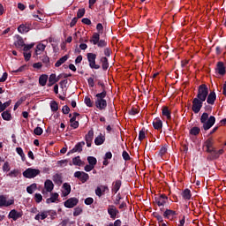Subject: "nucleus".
Returning a JSON list of instances; mask_svg holds the SVG:
<instances>
[{"mask_svg":"<svg viewBox=\"0 0 226 226\" xmlns=\"http://www.w3.org/2000/svg\"><path fill=\"white\" fill-rule=\"evenodd\" d=\"M118 213H119V210H117V208L115 206L113 205L109 206L108 214L109 215L110 218H112V220H116Z\"/></svg>","mask_w":226,"mask_h":226,"instance_id":"obj_15","label":"nucleus"},{"mask_svg":"<svg viewBox=\"0 0 226 226\" xmlns=\"http://www.w3.org/2000/svg\"><path fill=\"white\" fill-rule=\"evenodd\" d=\"M33 47H34V43L25 44L23 46V50H24V52H29V50H31V49H33Z\"/></svg>","mask_w":226,"mask_h":226,"instance_id":"obj_51","label":"nucleus"},{"mask_svg":"<svg viewBox=\"0 0 226 226\" xmlns=\"http://www.w3.org/2000/svg\"><path fill=\"white\" fill-rule=\"evenodd\" d=\"M53 181L55 185H63V176L59 173L55 174L53 176Z\"/></svg>","mask_w":226,"mask_h":226,"instance_id":"obj_29","label":"nucleus"},{"mask_svg":"<svg viewBox=\"0 0 226 226\" xmlns=\"http://www.w3.org/2000/svg\"><path fill=\"white\" fill-rule=\"evenodd\" d=\"M15 204L14 200H6V196L0 195V207H8L10 206H13Z\"/></svg>","mask_w":226,"mask_h":226,"instance_id":"obj_8","label":"nucleus"},{"mask_svg":"<svg viewBox=\"0 0 226 226\" xmlns=\"http://www.w3.org/2000/svg\"><path fill=\"white\" fill-rule=\"evenodd\" d=\"M88 165H91L92 167H95L96 163H98V160H96V157L94 156H88L87 157Z\"/></svg>","mask_w":226,"mask_h":226,"instance_id":"obj_39","label":"nucleus"},{"mask_svg":"<svg viewBox=\"0 0 226 226\" xmlns=\"http://www.w3.org/2000/svg\"><path fill=\"white\" fill-rule=\"evenodd\" d=\"M79 215H82V208L78 207L74 208L73 216H79Z\"/></svg>","mask_w":226,"mask_h":226,"instance_id":"obj_54","label":"nucleus"},{"mask_svg":"<svg viewBox=\"0 0 226 226\" xmlns=\"http://www.w3.org/2000/svg\"><path fill=\"white\" fill-rule=\"evenodd\" d=\"M103 142H105V136H103L102 134L97 136L94 139L95 146H102V144H103Z\"/></svg>","mask_w":226,"mask_h":226,"instance_id":"obj_36","label":"nucleus"},{"mask_svg":"<svg viewBox=\"0 0 226 226\" xmlns=\"http://www.w3.org/2000/svg\"><path fill=\"white\" fill-rule=\"evenodd\" d=\"M23 176L26 179H34L36 176H40V170L33 169V168H27L24 172Z\"/></svg>","mask_w":226,"mask_h":226,"instance_id":"obj_6","label":"nucleus"},{"mask_svg":"<svg viewBox=\"0 0 226 226\" xmlns=\"http://www.w3.org/2000/svg\"><path fill=\"white\" fill-rule=\"evenodd\" d=\"M16 152L21 157L22 162H26V154H24V150L22 149V147H17Z\"/></svg>","mask_w":226,"mask_h":226,"instance_id":"obj_43","label":"nucleus"},{"mask_svg":"<svg viewBox=\"0 0 226 226\" xmlns=\"http://www.w3.org/2000/svg\"><path fill=\"white\" fill-rule=\"evenodd\" d=\"M69 58H70V56H68V55H64V56H62L55 64L56 68H59V66H61V64H64V63H66V61H68Z\"/></svg>","mask_w":226,"mask_h":226,"instance_id":"obj_26","label":"nucleus"},{"mask_svg":"<svg viewBox=\"0 0 226 226\" xmlns=\"http://www.w3.org/2000/svg\"><path fill=\"white\" fill-rule=\"evenodd\" d=\"M34 200L37 204H40V202H41V200H43V196H41V193H35L34 194Z\"/></svg>","mask_w":226,"mask_h":226,"instance_id":"obj_50","label":"nucleus"},{"mask_svg":"<svg viewBox=\"0 0 226 226\" xmlns=\"http://www.w3.org/2000/svg\"><path fill=\"white\" fill-rule=\"evenodd\" d=\"M50 109L52 112H57V110H59V104H57V102L51 101Z\"/></svg>","mask_w":226,"mask_h":226,"instance_id":"obj_40","label":"nucleus"},{"mask_svg":"<svg viewBox=\"0 0 226 226\" xmlns=\"http://www.w3.org/2000/svg\"><path fill=\"white\" fill-rule=\"evenodd\" d=\"M98 86H101L102 93L95 94V107L99 110H105L107 109V90H105V83L99 81Z\"/></svg>","mask_w":226,"mask_h":226,"instance_id":"obj_1","label":"nucleus"},{"mask_svg":"<svg viewBox=\"0 0 226 226\" xmlns=\"http://www.w3.org/2000/svg\"><path fill=\"white\" fill-rule=\"evenodd\" d=\"M74 177H77V179H79L81 183H87V181H89V174L84 171H76L74 173Z\"/></svg>","mask_w":226,"mask_h":226,"instance_id":"obj_7","label":"nucleus"},{"mask_svg":"<svg viewBox=\"0 0 226 226\" xmlns=\"http://www.w3.org/2000/svg\"><path fill=\"white\" fill-rule=\"evenodd\" d=\"M85 104L87 107H93V101L88 96L85 97Z\"/></svg>","mask_w":226,"mask_h":226,"instance_id":"obj_56","label":"nucleus"},{"mask_svg":"<svg viewBox=\"0 0 226 226\" xmlns=\"http://www.w3.org/2000/svg\"><path fill=\"white\" fill-rule=\"evenodd\" d=\"M34 135H41L43 133V129H41V127H36L34 130Z\"/></svg>","mask_w":226,"mask_h":226,"instance_id":"obj_58","label":"nucleus"},{"mask_svg":"<svg viewBox=\"0 0 226 226\" xmlns=\"http://www.w3.org/2000/svg\"><path fill=\"white\" fill-rule=\"evenodd\" d=\"M49 82H54L55 84L57 82L56 76L55 73L49 75Z\"/></svg>","mask_w":226,"mask_h":226,"instance_id":"obj_57","label":"nucleus"},{"mask_svg":"<svg viewBox=\"0 0 226 226\" xmlns=\"http://www.w3.org/2000/svg\"><path fill=\"white\" fill-rule=\"evenodd\" d=\"M4 172H10V162H5L3 166Z\"/></svg>","mask_w":226,"mask_h":226,"instance_id":"obj_60","label":"nucleus"},{"mask_svg":"<svg viewBox=\"0 0 226 226\" xmlns=\"http://www.w3.org/2000/svg\"><path fill=\"white\" fill-rule=\"evenodd\" d=\"M123 183L121 182V180H116L112 183V188H111V192L112 193H117V192L119 190H121V186H122Z\"/></svg>","mask_w":226,"mask_h":226,"instance_id":"obj_19","label":"nucleus"},{"mask_svg":"<svg viewBox=\"0 0 226 226\" xmlns=\"http://www.w3.org/2000/svg\"><path fill=\"white\" fill-rule=\"evenodd\" d=\"M47 80H49V75L47 74H41L39 78V84L42 87L47 86Z\"/></svg>","mask_w":226,"mask_h":226,"instance_id":"obj_28","label":"nucleus"},{"mask_svg":"<svg viewBox=\"0 0 226 226\" xmlns=\"http://www.w3.org/2000/svg\"><path fill=\"white\" fill-rule=\"evenodd\" d=\"M204 102L202 99H199L197 97H195L192 100V112H194V114H199L200 112V109H202L203 105H204Z\"/></svg>","mask_w":226,"mask_h":226,"instance_id":"obj_5","label":"nucleus"},{"mask_svg":"<svg viewBox=\"0 0 226 226\" xmlns=\"http://www.w3.org/2000/svg\"><path fill=\"white\" fill-rule=\"evenodd\" d=\"M25 61H29V59H31V52H24L23 53Z\"/></svg>","mask_w":226,"mask_h":226,"instance_id":"obj_63","label":"nucleus"},{"mask_svg":"<svg viewBox=\"0 0 226 226\" xmlns=\"http://www.w3.org/2000/svg\"><path fill=\"white\" fill-rule=\"evenodd\" d=\"M19 170H13L7 176H9V177H17L19 176Z\"/></svg>","mask_w":226,"mask_h":226,"instance_id":"obj_52","label":"nucleus"},{"mask_svg":"<svg viewBox=\"0 0 226 226\" xmlns=\"http://www.w3.org/2000/svg\"><path fill=\"white\" fill-rule=\"evenodd\" d=\"M47 48V46L45 44H42V43H39L37 46H36V50H35V53H36V56H38V50H41V52H43V50H45V49Z\"/></svg>","mask_w":226,"mask_h":226,"instance_id":"obj_47","label":"nucleus"},{"mask_svg":"<svg viewBox=\"0 0 226 226\" xmlns=\"http://www.w3.org/2000/svg\"><path fill=\"white\" fill-rule=\"evenodd\" d=\"M182 197L185 200H190L192 199V191L190 189H185L182 192Z\"/></svg>","mask_w":226,"mask_h":226,"instance_id":"obj_32","label":"nucleus"},{"mask_svg":"<svg viewBox=\"0 0 226 226\" xmlns=\"http://www.w3.org/2000/svg\"><path fill=\"white\" fill-rule=\"evenodd\" d=\"M97 47H99V49H103L105 47H107V42L105 40H99V41L96 43Z\"/></svg>","mask_w":226,"mask_h":226,"instance_id":"obj_49","label":"nucleus"},{"mask_svg":"<svg viewBox=\"0 0 226 226\" xmlns=\"http://www.w3.org/2000/svg\"><path fill=\"white\" fill-rule=\"evenodd\" d=\"M44 188L49 192H52V190H54V183H52V180L47 179L44 183Z\"/></svg>","mask_w":226,"mask_h":226,"instance_id":"obj_25","label":"nucleus"},{"mask_svg":"<svg viewBox=\"0 0 226 226\" xmlns=\"http://www.w3.org/2000/svg\"><path fill=\"white\" fill-rule=\"evenodd\" d=\"M79 204V199L77 198H70L67 200L64 201V207H67L68 209H72L75 207Z\"/></svg>","mask_w":226,"mask_h":226,"instance_id":"obj_10","label":"nucleus"},{"mask_svg":"<svg viewBox=\"0 0 226 226\" xmlns=\"http://www.w3.org/2000/svg\"><path fill=\"white\" fill-rule=\"evenodd\" d=\"M153 126L154 130H162V128L163 127V122H162V120L157 117L153 121Z\"/></svg>","mask_w":226,"mask_h":226,"instance_id":"obj_24","label":"nucleus"},{"mask_svg":"<svg viewBox=\"0 0 226 226\" xmlns=\"http://www.w3.org/2000/svg\"><path fill=\"white\" fill-rule=\"evenodd\" d=\"M18 31L21 34H26V33H29V31H31V24L26 23L19 25V26L18 27Z\"/></svg>","mask_w":226,"mask_h":226,"instance_id":"obj_16","label":"nucleus"},{"mask_svg":"<svg viewBox=\"0 0 226 226\" xmlns=\"http://www.w3.org/2000/svg\"><path fill=\"white\" fill-rule=\"evenodd\" d=\"M94 137V131L90 130L88 131L87 134L85 136L86 142H93V139Z\"/></svg>","mask_w":226,"mask_h":226,"instance_id":"obj_35","label":"nucleus"},{"mask_svg":"<svg viewBox=\"0 0 226 226\" xmlns=\"http://www.w3.org/2000/svg\"><path fill=\"white\" fill-rule=\"evenodd\" d=\"M167 200H169V197L165 194H161L159 197L154 198V202L159 207H161V206H165Z\"/></svg>","mask_w":226,"mask_h":226,"instance_id":"obj_12","label":"nucleus"},{"mask_svg":"<svg viewBox=\"0 0 226 226\" xmlns=\"http://www.w3.org/2000/svg\"><path fill=\"white\" fill-rule=\"evenodd\" d=\"M167 154V148L165 147H162L159 152L160 156H163V154Z\"/></svg>","mask_w":226,"mask_h":226,"instance_id":"obj_64","label":"nucleus"},{"mask_svg":"<svg viewBox=\"0 0 226 226\" xmlns=\"http://www.w3.org/2000/svg\"><path fill=\"white\" fill-rule=\"evenodd\" d=\"M41 61L46 64V66H50V58L48 56H42Z\"/></svg>","mask_w":226,"mask_h":226,"instance_id":"obj_45","label":"nucleus"},{"mask_svg":"<svg viewBox=\"0 0 226 226\" xmlns=\"http://www.w3.org/2000/svg\"><path fill=\"white\" fill-rule=\"evenodd\" d=\"M208 94H209V88H207V86L206 84H202L199 86L196 98L206 102Z\"/></svg>","mask_w":226,"mask_h":226,"instance_id":"obj_3","label":"nucleus"},{"mask_svg":"<svg viewBox=\"0 0 226 226\" xmlns=\"http://www.w3.org/2000/svg\"><path fill=\"white\" fill-rule=\"evenodd\" d=\"M22 216H24V212H19L16 209L11 210L8 215V218H11L14 222H17V220H19V218H22Z\"/></svg>","mask_w":226,"mask_h":226,"instance_id":"obj_9","label":"nucleus"},{"mask_svg":"<svg viewBox=\"0 0 226 226\" xmlns=\"http://www.w3.org/2000/svg\"><path fill=\"white\" fill-rule=\"evenodd\" d=\"M100 41V34L94 33L92 38L90 39V43L96 45Z\"/></svg>","mask_w":226,"mask_h":226,"instance_id":"obj_34","label":"nucleus"},{"mask_svg":"<svg viewBox=\"0 0 226 226\" xmlns=\"http://www.w3.org/2000/svg\"><path fill=\"white\" fill-rule=\"evenodd\" d=\"M62 112L63 114H70V107H68V105H64L63 108H62Z\"/></svg>","mask_w":226,"mask_h":226,"instance_id":"obj_62","label":"nucleus"},{"mask_svg":"<svg viewBox=\"0 0 226 226\" xmlns=\"http://www.w3.org/2000/svg\"><path fill=\"white\" fill-rule=\"evenodd\" d=\"M215 102H216V93L212 91L207 96V103H208V105H215Z\"/></svg>","mask_w":226,"mask_h":226,"instance_id":"obj_17","label":"nucleus"},{"mask_svg":"<svg viewBox=\"0 0 226 226\" xmlns=\"http://www.w3.org/2000/svg\"><path fill=\"white\" fill-rule=\"evenodd\" d=\"M2 117L4 121H11V113L9 110L3 111Z\"/></svg>","mask_w":226,"mask_h":226,"instance_id":"obj_37","label":"nucleus"},{"mask_svg":"<svg viewBox=\"0 0 226 226\" xmlns=\"http://www.w3.org/2000/svg\"><path fill=\"white\" fill-rule=\"evenodd\" d=\"M200 123L203 124V130L207 132V130H211L213 126H215V123H216V117L215 116H210L209 113H203L200 117Z\"/></svg>","mask_w":226,"mask_h":226,"instance_id":"obj_2","label":"nucleus"},{"mask_svg":"<svg viewBox=\"0 0 226 226\" xmlns=\"http://www.w3.org/2000/svg\"><path fill=\"white\" fill-rule=\"evenodd\" d=\"M63 188H64V191H63L64 197H68V195H70V193L72 192V185H70V184L68 183H64L63 185Z\"/></svg>","mask_w":226,"mask_h":226,"instance_id":"obj_23","label":"nucleus"},{"mask_svg":"<svg viewBox=\"0 0 226 226\" xmlns=\"http://www.w3.org/2000/svg\"><path fill=\"white\" fill-rule=\"evenodd\" d=\"M100 63H102V68L104 72H107L109 70V58L107 56H101Z\"/></svg>","mask_w":226,"mask_h":226,"instance_id":"obj_21","label":"nucleus"},{"mask_svg":"<svg viewBox=\"0 0 226 226\" xmlns=\"http://www.w3.org/2000/svg\"><path fill=\"white\" fill-rule=\"evenodd\" d=\"M48 215L51 216V220H56V217L57 216V212L55 210H48Z\"/></svg>","mask_w":226,"mask_h":226,"instance_id":"obj_53","label":"nucleus"},{"mask_svg":"<svg viewBox=\"0 0 226 226\" xmlns=\"http://www.w3.org/2000/svg\"><path fill=\"white\" fill-rule=\"evenodd\" d=\"M215 73H218V75H221L222 77H223V75H225L226 67H225V64H223V62H218L216 64Z\"/></svg>","mask_w":226,"mask_h":226,"instance_id":"obj_14","label":"nucleus"},{"mask_svg":"<svg viewBox=\"0 0 226 226\" xmlns=\"http://www.w3.org/2000/svg\"><path fill=\"white\" fill-rule=\"evenodd\" d=\"M213 139L211 138L207 139L205 141V147H207V153H210V154H213V151H215V147H213Z\"/></svg>","mask_w":226,"mask_h":226,"instance_id":"obj_18","label":"nucleus"},{"mask_svg":"<svg viewBox=\"0 0 226 226\" xmlns=\"http://www.w3.org/2000/svg\"><path fill=\"white\" fill-rule=\"evenodd\" d=\"M174 216H177V212L167 208L163 213V217L167 218V220L170 219L171 217L174 218Z\"/></svg>","mask_w":226,"mask_h":226,"instance_id":"obj_20","label":"nucleus"},{"mask_svg":"<svg viewBox=\"0 0 226 226\" xmlns=\"http://www.w3.org/2000/svg\"><path fill=\"white\" fill-rule=\"evenodd\" d=\"M144 139H146V129L145 128H142L140 131H139V140L140 142H142V140H144Z\"/></svg>","mask_w":226,"mask_h":226,"instance_id":"obj_46","label":"nucleus"},{"mask_svg":"<svg viewBox=\"0 0 226 226\" xmlns=\"http://www.w3.org/2000/svg\"><path fill=\"white\" fill-rule=\"evenodd\" d=\"M86 15V9H79L76 19H82Z\"/></svg>","mask_w":226,"mask_h":226,"instance_id":"obj_48","label":"nucleus"},{"mask_svg":"<svg viewBox=\"0 0 226 226\" xmlns=\"http://www.w3.org/2000/svg\"><path fill=\"white\" fill-rule=\"evenodd\" d=\"M83 163H84V162H83L82 160L80 159V156H79V155H78V156L72 158V165H76V166H78V167H80L81 165H83Z\"/></svg>","mask_w":226,"mask_h":226,"instance_id":"obj_38","label":"nucleus"},{"mask_svg":"<svg viewBox=\"0 0 226 226\" xmlns=\"http://www.w3.org/2000/svg\"><path fill=\"white\" fill-rule=\"evenodd\" d=\"M57 199H59V194L57 192L51 193L50 198L46 200V204H50V202L54 203Z\"/></svg>","mask_w":226,"mask_h":226,"instance_id":"obj_31","label":"nucleus"},{"mask_svg":"<svg viewBox=\"0 0 226 226\" xmlns=\"http://www.w3.org/2000/svg\"><path fill=\"white\" fill-rule=\"evenodd\" d=\"M97 34H103V25L102 23H98L96 26Z\"/></svg>","mask_w":226,"mask_h":226,"instance_id":"obj_55","label":"nucleus"},{"mask_svg":"<svg viewBox=\"0 0 226 226\" xmlns=\"http://www.w3.org/2000/svg\"><path fill=\"white\" fill-rule=\"evenodd\" d=\"M203 105H204L203 109L205 110V113L211 114V112H213V106H211V104L205 102L203 103Z\"/></svg>","mask_w":226,"mask_h":226,"instance_id":"obj_41","label":"nucleus"},{"mask_svg":"<svg viewBox=\"0 0 226 226\" xmlns=\"http://www.w3.org/2000/svg\"><path fill=\"white\" fill-rule=\"evenodd\" d=\"M162 116L166 117L169 121L172 119L171 112L170 109H169V107L164 106L162 107Z\"/></svg>","mask_w":226,"mask_h":226,"instance_id":"obj_22","label":"nucleus"},{"mask_svg":"<svg viewBox=\"0 0 226 226\" xmlns=\"http://www.w3.org/2000/svg\"><path fill=\"white\" fill-rule=\"evenodd\" d=\"M93 202H94V200L91 197H88L85 200L86 206H91V204H93Z\"/></svg>","mask_w":226,"mask_h":226,"instance_id":"obj_61","label":"nucleus"},{"mask_svg":"<svg viewBox=\"0 0 226 226\" xmlns=\"http://www.w3.org/2000/svg\"><path fill=\"white\" fill-rule=\"evenodd\" d=\"M221 154H223V149H220L219 151H216V149L214 148V151L211 154L212 160H216L220 158Z\"/></svg>","mask_w":226,"mask_h":226,"instance_id":"obj_33","label":"nucleus"},{"mask_svg":"<svg viewBox=\"0 0 226 226\" xmlns=\"http://www.w3.org/2000/svg\"><path fill=\"white\" fill-rule=\"evenodd\" d=\"M36 188H37L36 184H32L31 185L26 187V192L30 195H33V193H34V190H36Z\"/></svg>","mask_w":226,"mask_h":226,"instance_id":"obj_42","label":"nucleus"},{"mask_svg":"<svg viewBox=\"0 0 226 226\" xmlns=\"http://www.w3.org/2000/svg\"><path fill=\"white\" fill-rule=\"evenodd\" d=\"M199 133H200V129L199 127H197V126L192 127L190 130V134L191 135H194L195 137H197V135H199Z\"/></svg>","mask_w":226,"mask_h":226,"instance_id":"obj_44","label":"nucleus"},{"mask_svg":"<svg viewBox=\"0 0 226 226\" xmlns=\"http://www.w3.org/2000/svg\"><path fill=\"white\" fill-rule=\"evenodd\" d=\"M84 146H86V142H78L67 154H73V153H82Z\"/></svg>","mask_w":226,"mask_h":226,"instance_id":"obj_13","label":"nucleus"},{"mask_svg":"<svg viewBox=\"0 0 226 226\" xmlns=\"http://www.w3.org/2000/svg\"><path fill=\"white\" fill-rule=\"evenodd\" d=\"M109 189L108 185H100L95 189V195L97 197H102V195H105V193H109Z\"/></svg>","mask_w":226,"mask_h":226,"instance_id":"obj_11","label":"nucleus"},{"mask_svg":"<svg viewBox=\"0 0 226 226\" xmlns=\"http://www.w3.org/2000/svg\"><path fill=\"white\" fill-rule=\"evenodd\" d=\"M122 157L125 162L130 161V154L125 150L122 153Z\"/></svg>","mask_w":226,"mask_h":226,"instance_id":"obj_59","label":"nucleus"},{"mask_svg":"<svg viewBox=\"0 0 226 226\" xmlns=\"http://www.w3.org/2000/svg\"><path fill=\"white\" fill-rule=\"evenodd\" d=\"M47 216H49L48 210L43 211L41 214H37L34 217V220H37L38 222H40V220H45V218H47Z\"/></svg>","mask_w":226,"mask_h":226,"instance_id":"obj_30","label":"nucleus"},{"mask_svg":"<svg viewBox=\"0 0 226 226\" xmlns=\"http://www.w3.org/2000/svg\"><path fill=\"white\" fill-rule=\"evenodd\" d=\"M87 61L89 63V67L92 70H100V68H102V66H100V64H96V54L87 53Z\"/></svg>","mask_w":226,"mask_h":226,"instance_id":"obj_4","label":"nucleus"},{"mask_svg":"<svg viewBox=\"0 0 226 226\" xmlns=\"http://www.w3.org/2000/svg\"><path fill=\"white\" fill-rule=\"evenodd\" d=\"M25 44L24 39L20 35H18L17 41L14 42L15 47H17V49H22Z\"/></svg>","mask_w":226,"mask_h":226,"instance_id":"obj_27","label":"nucleus"}]
</instances>
